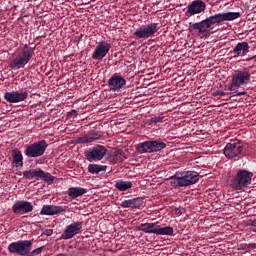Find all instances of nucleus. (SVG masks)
<instances>
[{"label": "nucleus", "instance_id": "5701e85b", "mask_svg": "<svg viewBox=\"0 0 256 256\" xmlns=\"http://www.w3.org/2000/svg\"><path fill=\"white\" fill-rule=\"evenodd\" d=\"M249 49H250L249 43L239 42L233 48L232 53L234 54V57H245V55H247V53H249Z\"/></svg>", "mask_w": 256, "mask_h": 256}, {"label": "nucleus", "instance_id": "0eeeda50", "mask_svg": "<svg viewBox=\"0 0 256 256\" xmlns=\"http://www.w3.org/2000/svg\"><path fill=\"white\" fill-rule=\"evenodd\" d=\"M167 147V144L161 140H151L137 145L138 153H157Z\"/></svg>", "mask_w": 256, "mask_h": 256}, {"label": "nucleus", "instance_id": "4c0bfd02", "mask_svg": "<svg viewBox=\"0 0 256 256\" xmlns=\"http://www.w3.org/2000/svg\"><path fill=\"white\" fill-rule=\"evenodd\" d=\"M71 225H79V223H72Z\"/></svg>", "mask_w": 256, "mask_h": 256}, {"label": "nucleus", "instance_id": "c9c22d12", "mask_svg": "<svg viewBox=\"0 0 256 256\" xmlns=\"http://www.w3.org/2000/svg\"><path fill=\"white\" fill-rule=\"evenodd\" d=\"M248 249H256V244L255 243H251V244H247Z\"/></svg>", "mask_w": 256, "mask_h": 256}, {"label": "nucleus", "instance_id": "4be33fe9", "mask_svg": "<svg viewBox=\"0 0 256 256\" xmlns=\"http://www.w3.org/2000/svg\"><path fill=\"white\" fill-rule=\"evenodd\" d=\"M81 231V225H68L61 235V239H73Z\"/></svg>", "mask_w": 256, "mask_h": 256}, {"label": "nucleus", "instance_id": "bb28decb", "mask_svg": "<svg viewBox=\"0 0 256 256\" xmlns=\"http://www.w3.org/2000/svg\"><path fill=\"white\" fill-rule=\"evenodd\" d=\"M114 187L118 189V191H129L131 187H133V182L125 181V180H118Z\"/></svg>", "mask_w": 256, "mask_h": 256}, {"label": "nucleus", "instance_id": "7ed1b4c3", "mask_svg": "<svg viewBox=\"0 0 256 256\" xmlns=\"http://www.w3.org/2000/svg\"><path fill=\"white\" fill-rule=\"evenodd\" d=\"M33 58V48L29 45H24L21 52L18 53L17 57L10 61V69H23L27 63Z\"/></svg>", "mask_w": 256, "mask_h": 256}, {"label": "nucleus", "instance_id": "c756f323", "mask_svg": "<svg viewBox=\"0 0 256 256\" xmlns=\"http://www.w3.org/2000/svg\"><path fill=\"white\" fill-rule=\"evenodd\" d=\"M78 115H79V113H77V110H71L70 112H68L67 118L71 119L73 117H77Z\"/></svg>", "mask_w": 256, "mask_h": 256}, {"label": "nucleus", "instance_id": "6e6552de", "mask_svg": "<svg viewBox=\"0 0 256 256\" xmlns=\"http://www.w3.org/2000/svg\"><path fill=\"white\" fill-rule=\"evenodd\" d=\"M47 147H49V144H47V141L40 140L29 145L25 149L24 153L26 157H31V158L43 157V155H45V151H47Z\"/></svg>", "mask_w": 256, "mask_h": 256}, {"label": "nucleus", "instance_id": "f704fd0d", "mask_svg": "<svg viewBox=\"0 0 256 256\" xmlns=\"http://www.w3.org/2000/svg\"><path fill=\"white\" fill-rule=\"evenodd\" d=\"M240 251H246V249H249L248 248V246H247V244H242V245H240Z\"/></svg>", "mask_w": 256, "mask_h": 256}, {"label": "nucleus", "instance_id": "e433bc0d", "mask_svg": "<svg viewBox=\"0 0 256 256\" xmlns=\"http://www.w3.org/2000/svg\"><path fill=\"white\" fill-rule=\"evenodd\" d=\"M251 230L255 232L256 231V225H253Z\"/></svg>", "mask_w": 256, "mask_h": 256}, {"label": "nucleus", "instance_id": "f03ea898", "mask_svg": "<svg viewBox=\"0 0 256 256\" xmlns=\"http://www.w3.org/2000/svg\"><path fill=\"white\" fill-rule=\"evenodd\" d=\"M251 181H253V172L240 169L232 178L230 185L234 191H243L251 185Z\"/></svg>", "mask_w": 256, "mask_h": 256}, {"label": "nucleus", "instance_id": "f8f14e48", "mask_svg": "<svg viewBox=\"0 0 256 256\" xmlns=\"http://www.w3.org/2000/svg\"><path fill=\"white\" fill-rule=\"evenodd\" d=\"M85 158L89 163H93L95 161H101L105 155H107V148L103 145H96L92 148H89L84 152Z\"/></svg>", "mask_w": 256, "mask_h": 256}, {"label": "nucleus", "instance_id": "4468645a", "mask_svg": "<svg viewBox=\"0 0 256 256\" xmlns=\"http://www.w3.org/2000/svg\"><path fill=\"white\" fill-rule=\"evenodd\" d=\"M109 51H111V44L107 41H101L96 45V48L92 53V59L95 61H103V59L107 57Z\"/></svg>", "mask_w": 256, "mask_h": 256}, {"label": "nucleus", "instance_id": "58836bf2", "mask_svg": "<svg viewBox=\"0 0 256 256\" xmlns=\"http://www.w3.org/2000/svg\"><path fill=\"white\" fill-rule=\"evenodd\" d=\"M142 225H150L149 223H145V224H142Z\"/></svg>", "mask_w": 256, "mask_h": 256}, {"label": "nucleus", "instance_id": "6ab92c4d", "mask_svg": "<svg viewBox=\"0 0 256 256\" xmlns=\"http://www.w3.org/2000/svg\"><path fill=\"white\" fill-rule=\"evenodd\" d=\"M125 85H127V80L118 74H114L108 80V86L111 91H121Z\"/></svg>", "mask_w": 256, "mask_h": 256}, {"label": "nucleus", "instance_id": "cd10ccee", "mask_svg": "<svg viewBox=\"0 0 256 256\" xmlns=\"http://www.w3.org/2000/svg\"><path fill=\"white\" fill-rule=\"evenodd\" d=\"M88 171L92 175H99L101 171H107V166L99 165V164H89Z\"/></svg>", "mask_w": 256, "mask_h": 256}, {"label": "nucleus", "instance_id": "9d476101", "mask_svg": "<svg viewBox=\"0 0 256 256\" xmlns=\"http://www.w3.org/2000/svg\"><path fill=\"white\" fill-rule=\"evenodd\" d=\"M157 31H159V24L149 23L141 25L139 28L135 30L133 35L137 39H149V37H153V35H155Z\"/></svg>", "mask_w": 256, "mask_h": 256}, {"label": "nucleus", "instance_id": "f257e3e1", "mask_svg": "<svg viewBox=\"0 0 256 256\" xmlns=\"http://www.w3.org/2000/svg\"><path fill=\"white\" fill-rule=\"evenodd\" d=\"M173 187H189L199 181V173L196 171H184L170 177Z\"/></svg>", "mask_w": 256, "mask_h": 256}, {"label": "nucleus", "instance_id": "f3484780", "mask_svg": "<svg viewBox=\"0 0 256 256\" xmlns=\"http://www.w3.org/2000/svg\"><path fill=\"white\" fill-rule=\"evenodd\" d=\"M103 137V132L97 130H91L85 135L75 139V143L80 145H85V143H94V141H99Z\"/></svg>", "mask_w": 256, "mask_h": 256}, {"label": "nucleus", "instance_id": "a878e982", "mask_svg": "<svg viewBox=\"0 0 256 256\" xmlns=\"http://www.w3.org/2000/svg\"><path fill=\"white\" fill-rule=\"evenodd\" d=\"M87 193L85 188L81 187H72L68 190V196L70 199H77V197H81Z\"/></svg>", "mask_w": 256, "mask_h": 256}, {"label": "nucleus", "instance_id": "dca6fc26", "mask_svg": "<svg viewBox=\"0 0 256 256\" xmlns=\"http://www.w3.org/2000/svg\"><path fill=\"white\" fill-rule=\"evenodd\" d=\"M12 211L15 215H27L33 211V204L29 201L18 200L13 204Z\"/></svg>", "mask_w": 256, "mask_h": 256}, {"label": "nucleus", "instance_id": "2f4dec72", "mask_svg": "<svg viewBox=\"0 0 256 256\" xmlns=\"http://www.w3.org/2000/svg\"><path fill=\"white\" fill-rule=\"evenodd\" d=\"M230 95H232V97H241V95H247V92L242 91V92H232L230 93Z\"/></svg>", "mask_w": 256, "mask_h": 256}, {"label": "nucleus", "instance_id": "b1692460", "mask_svg": "<svg viewBox=\"0 0 256 256\" xmlns=\"http://www.w3.org/2000/svg\"><path fill=\"white\" fill-rule=\"evenodd\" d=\"M121 207L123 209H139V207L143 206V198L142 197H137L129 200H124L121 202Z\"/></svg>", "mask_w": 256, "mask_h": 256}, {"label": "nucleus", "instance_id": "c85d7f7f", "mask_svg": "<svg viewBox=\"0 0 256 256\" xmlns=\"http://www.w3.org/2000/svg\"><path fill=\"white\" fill-rule=\"evenodd\" d=\"M163 119H165V117L163 116H157V117H154L151 119V122L152 123H162L163 122Z\"/></svg>", "mask_w": 256, "mask_h": 256}, {"label": "nucleus", "instance_id": "ddd939ff", "mask_svg": "<svg viewBox=\"0 0 256 256\" xmlns=\"http://www.w3.org/2000/svg\"><path fill=\"white\" fill-rule=\"evenodd\" d=\"M138 230L144 231V233H154L155 235H173V228L171 226L160 228L157 225H140Z\"/></svg>", "mask_w": 256, "mask_h": 256}, {"label": "nucleus", "instance_id": "7c9ffc66", "mask_svg": "<svg viewBox=\"0 0 256 256\" xmlns=\"http://www.w3.org/2000/svg\"><path fill=\"white\" fill-rule=\"evenodd\" d=\"M42 251H43V247H39L31 252V256L40 255V253H42Z\"/></svg>", "mask_w": 256, "mask_h": 256}, {"label": "nucleus", "instance_id": "412c9836", "mask_svg": "<svg viewBox=\"0 0 256 256\" xmlns=\"http://www.w3.org/2000/svg\"><path fill=\"white\" fill-rule=\"evenodd\" d=\"M190 26L194 31H198L199 35H205V33H209V29H211V24L207 18L194 24L190 23Z\"/></svg>", "mask_w": 256, "mask_h": 256}, {"label": "nucleus", "instance_id": "aec40b11", "mask_svg": "<svg viewBox=\"0 0 256 256\" xmlns=\"http://www.w3.org/2000/svg\"><path fill=\"white\" fill-rule=\"evenodd\" d=\"M67 211V206L44 205L40 211V215H59Z\"/></svg>", "mask_w": 256, "mask_h": 256}, {"label": "nucleus", "instance_id": "20e7f679", "mask_svg": "<svg viewBox=\"0 0 256 256\" xmlns=\"http://www.w3.org/2000/svg\"><path fill=\"white\" fill-rule=\"evenodd\" d=\"M244 147L245 142L239 139L230 140V142L224 148V155L228 159H234V161H239V159H241V154L243 153Z\"/></svg>", "mask_w": 256, "mask_h": 256}, {"label": "nucleus", "instance_id": "9b49d317", "mask_svg": "<svg viewBox=\"0 0 256 256\" xmlns=\"http://www.w3.org/2000/svg\"><path fill=\"white\" fill-rule=\"evenodd\" d=\"M241 17L240 12H226V13H218L206 18L211 25H217L219 23H223L225 21H235V19H239Z\"/></svg>", "mask_w": 256, "mask_h": 256}, {"label": "nucleus", "instance_id": "393cba45", "mask_svg": "<svg viewBox=\"0 0 256 256\" xmlns=\"http://www.w3.org/2000/svg\"><path fill=\"white\" fill-rule=\"evenodd\" d=\"M12 157V165H14L17 168L23 167V153H21L19 149H14L12 151Z\"/></svg>", "mask_w": 256, "mask_h": 256}, {"label": "nucleus", "instance_id": "423d86ee", "mask_svg": "<svg viewBox=\"0 0 256 256\" xmlns=\"http://www.w3.org/2000/svg\"><path fill=\"white\" fill-rule=\"evenodd\" d=\"M33 249V242L31 240H19L9 244L8 251L13 255L27 256Z\"/></svg>", "mask_w": 256, "mask_h": 256}, {"label": "nucleus", "instance_id": "473e14b6", "mask_svg": "<svg viewBox=\"0 0 256 256\" xmlns=\"http://www.w3.org/2000/svg\"><path fill=\"white\" fill-rule=\"evenodd\" d=\"M215 95H219V97H223V96L227 95V93L223 92L221 90H218L217 92H215Z\"/></svg>", "mask_w": 256, "mask_h": 256}, {"label": "nucleus", "instance_id": "a211bd4d", "mask_svg": "<svg viewBox=\"0 0 256 256\" xmlns=\"http://www.w3.org/2000/svg\"><path fill=\"white\" fill-rule=\"evenodd\" d=\"M205 9H207V4H205L203 0H194L187 6L186 15L193 17V15H199L200 13H203Z\"/></svg>", "mask_w": 256, "mask_h": 256}, {"label": "nucleus", "instance_id": "2eb2a0df", "mask_svg": "<svg viewBox=\"0 0 256 256\" xmlns=\"http://www.w3.org/2000/svg\"><path fill=\"white\" fill-rule=\"evenodd\" d=\"M28 97L29 92L23 90L10 91L4 94V99L8 103H23V101H27Z\"/></svg>", "mask_w": 256, "mask_h": 256}, {"label": "nucleus", "instance_id": "39448f33", "mask_svg": "<svg viewBox=\"0 0 256 256\" xmlns=\"http://www.w3.org/2000/svg\"><path fill=\"white\" fill-rule=\"evenodd\" d=\"M251 81V72L249 69L244 68L242 70H236L232 75L231 84L229 87V91H235L239 89V87H243V85H247Z\"/></svg>", "mask_w": 256, "mask_h": 256}, {"label": "nucleus", "instance_id": "1a4fd4ad", "mask_svg": "<svg viewBox=\"0 0 256 256\" xmlns=\"http://www.w3.org/2000/svg\"><path fill=\"white\" fill-rule=\"evenodd\" d=\"M23 176L30 181L33 179H42L45 183H53L55 177L49 172L43 171L41 168H34L23 172Z\"/></svg>", "mask_w": 256, "mask_h": 256}, {"label": "nucleus", "instance_id": "72a5a7b5", "mask_svg": "<svg viewBox=\"0 0 256 256\" xmlns=\"http://www.w3.org/2000/svg\"><path fill=\"white\" fill-rule=\"evenodd\" d=\"M44 235H47V237H50V235H53V230L51 229L45 230Z\"/></svg>", "mask_w": 256, "mask_h": 256}, {"label": "nucleus", "instance_id": "ea45409f", "mask_svg": "<svg viewBox=\"0 0 256 256\" xmlns=\"http://www.w3.org/2000/svg\"><path fill=\"white\" fill-rule=\"evenodd\" d=\"M87 223H91V220H88Z\"/></svg>", "mask_w": 256, "mask_h": 256}]
</instances>
